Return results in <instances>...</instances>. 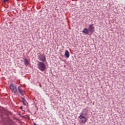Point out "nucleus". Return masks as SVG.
Masks as SVG:
<instances>
[{"instance_id":"nucleus-3","label":"nucleus","mask_w":125,"mask_h":125,"mask_svg":"<svg viewBox=\"0 0 125 125\" xmlns=\"http://www.w3.org/2000/svg\"><path fill=\"white\" fill-rule=\"evenodd\" d=\"M39 60H41V61H42V62H44L45 61V56H44V55H40L39 56Z\"/></svg>"},{"instance_id":"nucleus-9","label":"nucleus","mask_w":125,"mask_h":125,"mask_svg":"<svg viewBox=\"0 0 125 125\" xmlns=\"http://www.w3.org/2000/svg\"><path fill=\"white\" fill-rule=\"evenodd\" d=\"M24 62L25 65H29V62L28 61V60H27V59H24Z\"/></svg>"},{"instance_id":"nucleus-11","label":"nucleus","mask_w":125,"mask_h":125,"mask_svg":"<svg viewBox=\"0 0 125 125\" xmlns=\"http://www.w3.org/2000/svg\"><path fill=\"white\" fill-rule=\"evenodd\" d=\"M22 102H26V100L24 98H21Z\"/></svg>"},{"instance_id":"nucleus-2","label":"nucleus","mask_w":125,"mask_h":125,"mask_svg":"<svg viewBox=\"0 0 125 125\" xmlns=\"http://www.w3.org/2000/svg\"><path fill=\"white\" fill-rule=\"evenodd\" d=\"M10 88L14 93H17V88H16V86L14 85V84L10 85Z\"/></svg>"},{"instance_id":"nucleus-7","label":"nucleus","mask_w":125,"mask_h":125,"mask_svg":"<svg viewBox=\"0 0 125 125\" xmlns=\"http://www.w3.org/2000/svg\"><path fill=\"white\" fill-rule=\"evenodd\" d=\"M18 89H19V93H21V95H24V91H23V90L21 89V87L19 86Z\"/></svg>"},{"instance_id":"nucleus-10","label":"nucleus","mask_w":125,"mask_h":125,"mask_svg":"<svg viewBox=\"0 0 125 125\" xmlns=\"http://www.w3.org/2000/svg\"><path fill=\"white\" fill-rule=\"evenodd\" d=\"M83 118H85L83 116V113H82V114L79 116V119H83Z\"/></svg>"},{"instance_id":"nucleus-14","label":"nucleus","mask_w":125,"mask_h":125,"mask_svg":"<svg viewBox=\"0 0 125 125\" xmlns=\"http://www.w3.org/2000/svg\"><path fill=\"white\" fill-rule=\"evenodd\" d=\"M20 108H21V110H22L23 109V107L22 106H21Z\"/></svg>"},{"instance_id":"nucleus-1","label":"nucleus","mask_w":125,"mask_h":125,"mask_svg":"<svg viewBox=\"0 0 125 125\" xmlns=\"http://www.w3.org/2000/svg\"><path fill=\"white\" fill-rule=\"evenodd\" d=\"M39 69L41 71H44L46 69L45 64L42 62H39L38 64Z\"/></svg>"},{"instance_id":"nucleus-13","label":"nucleus","mask_w":125,"mask_h":125,"mask_svg":"<svg viewBox=\"0 0 125 125\" xmlns=\"http://www.w3.org/2000/svg\"><path fill=\"white\" fill-rule=\"evenodd\" d=\"M22 103L24 106H26V104L25 103V102H22Z\"/></svg>"},{"instance_id":"nucleus-4","label":"nucleus","mask_w":125,"mask_h":125,"mask_svg":"<svg viewBox=\"0 0 125 125\" xmlns=\"http://www.w3.org/2000/svg\"><path fill=\"white\" fill-rule=\"evenodd\" d=\"M89 32L91 33H93L94 32V27H93V24H90L89 25Z\"/></svg>"},{"instance_id":"nucleus-6","label":"nucleus","mask_w":125,"mask_h":125,"mask_svg":"<svg viewBox=\"0 0 125 125\" xmlns=\"http://www.w3.org/2000/svg\"><path fill=\"white\" fill-rule=\"evenodd\" d=\"M83 33L84 34H85V35H87V34H88V33H89V30H88L87 28H84L83 31Z\"/></svg>"},{"instance_id":"nucleus-12","label":"nucleus","mask_w":125,"mask_h":125,"mask_svg":"<svg viewBox=\"0 0 125 125\" xmlns=\"http://www.w3.org/2000/svg\"><path fill=\"white\" fill-rule=\"evenodd\" d=\"M6 1H8V0H3L4 2H6Z\"/></svg>"},{"instance_id":"nucleus-8","label":"nucleus","mask_w":125,"mask_h":125,"mask_svg":"<svg viewBox=\"0 0 125 125\" xmlns=\"http://www.w3.org/2000/svg\"><path fill=\"white\" fill-rule=\"evenodd\" d=\"M64 56L67 58H69V57L70 56V54L69 53V51H68V50H66L65 53L64 54Z\"/></svg>"},{"instance_id":"nucleus-5","label":"nucleus","mask_w":125,"mask_h":125,"mask_svg":"<svg viewBox=\"0 0 125 125\" xmlns=\"http://www.w3.org/2000/svg\"><path fill=\"white\" fill-rule=\"evenodd\" d=\"M85 122H86V118L85 117L80 119V124H83V125H84V124H85Z\"/></svg>"},{"instance_id":"nucleus-15","label":"nucleus","mask_w":125,"mask_h":125,"mask_svg":"<svg viewBox=\"0 0 125 125\" xmlns=\"http://www.w3.org/2000/svg\"><path fill=\"white\" fill-rule=\"evenodd\" d=\"M34 125H37V124H36V123H34Z\"/></svg>"}]
</instances>
